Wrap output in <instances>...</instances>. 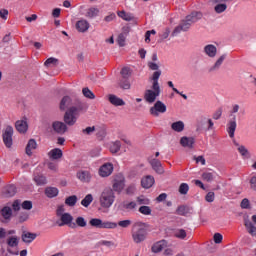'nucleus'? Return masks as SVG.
Listing matches in <instances>:
<instances>
[{
  "instance_id": "f257e3e1",
  "label": "nucleus",
  "mask_w": 256,
  "mask_h": 256,
  "mask_svg": "<svg viewBox=\"0 0 256 256\" xmlns=\"http://www.w3.org/2000/svg\"><path fill=\"white\" fill-rule=\"evenodd\" d=\"M161 71H155L152 75V89H147L144 92V100L146 103H155L157 98L161 95V86H159V78Z\"/></svg>"
},
{
  "instance_id": "f03ea898",
  "label": "nucleus",
  "mask_w": 256,
  "mask_h": 256,
  "mask_svg": "<svg viewBox=\"0 0 256 256\" xmlns=\"http://www.w3.org/2000/svg\"><path fill=\"white\" fill-rule=\"evenodd\" d=\"M147 239V228L145 223L137 222L132 227V240L139 245Z\"/></svg>"
},
{
  "instance_id": "7ed1b4c3",
  "label": "nucleus",
  "mask_w": 256,
  "mask_h": 256,
  "mask_svg": "<svg viewBox=\"0 0 256 256\" xmlns=\"http://www.w3.org/2000/svg\"><path fill=\"white\" fill-rule=\"evenodd\" d=\"M100 205L103 209H109L115 203V192L111 188H105L99 198Z\"/></svg>"
},
{
  "instance_id": "20e7f679",
  "label": "nucleus",
  "mask_w": 256,
  "mask_h": 256,
  "mask_svg": "<svg viewBox=\"0 0 256 256\" xmlns=\"http://www.w3.org/2000/svg\"><path fill=\"white\" fill-rule=\"evenodd\" d=\"M91 227H96V229H117V223L111 221H103L99 218H92L89 221Z\"/></svg>"
},
{
  "instance_id": "39448f33",
  "label": "nucleus",
  "mask_w": 256,
  "mask_h": 256,
  "mask_svg": "<svg viewBox=\"0 0 256 256\" xmlns=\"http://www.w3.org/2000/svg\"><path fill=\"white\" fill-rule=\"evenodd\" d=\"M13 126H6L2 132V141L7 149L13 147Z\"/></svg>"
},
{
  "instance_id": "423d86ee",
  "label": "nucleus",
  "mask_w": 256,
  "mask_h": 256,
  "mask_svg": "<svg viewBox=\"0 0 256 256\" xmlns=\"http://www.w3.org/2000/svg\"><path fill=\"white\" fill-rule=\"evenodd\" d=\"M125 189V176L123 174H117L112 180V191L113 193L121 194Z\"/></svg>"
},
{
  "instance_id": "0eeeda50",
  "label": "nucleus",
  "mask_w": 256,
  "mask_h": 256,
  "mask_svg": "<svg viewBox=\"0 0 256 256\" xmlns=\"http://www.w3.org/2000/svg\"><path fill=\"white\" fill-rule=\"evenodd\" d=\"M87 109H89L87 103L81 101V99H74L69 110L79 116L80 113H87Z\"/></svg>"
},
{
  "instance_id": "6e6552de",
  "label": "nucleus",
  "mask_w": 256,
  "mask_h": 256,
  "mask_svg": "<svg viewBox=\"0 0 256 256\" xmlns=\"http://www.w3.org/2000/svg\"><path fill=\"white\" fill-rule=\"evenodd\" d=\"M213 120L211 118H207L205 116L200 117L197 121V131H202V129H206V131L213 130L214 127Z\"/></svg>"
},
{
  "instance_id": "1a4fd4ad",
  "label": "nucleus",
  "mask_w": 256,
  "mask_h": 256,
  "mask_svg": "<svg viewBox=\"0 0 256 256\" xmlns=\"http://www.w3.org/2000/svg\"><path fill=\"white\" fill-rule=\"evenodd\" d=\"M166 112H167V105H165V103H163L160 100L156 101L153 107L150 108V115H152V117H159L161 113H166Z\"/></svg>"
},
{
  "instance_id": "9d476101",
  "label": "nucleus",
  "mask_w": 256,
  "mask_h": 256,
  "mask_svg": "<svg viewBox=\"0 0 256 256\" xmlns=\"http://www.w3.org/2000/svg\"><path fill=\"white\" fill-rule=\"evenodd\" d=\"M78 118H79V115H77L75 112H72L70 109H68L64 114L63 121L69 127H73V125L77 123Z\"/></svg>"
},
{
  "instance_id": "9b49d317",
  "label": "nucleus",
  "mask_w": 256,
  "mask_h": 256,
  "mask_svg": "<svg viewBox=\"0 0 256 256\" xmlns=\"http://www.w3.org/2000/svg\"><path fill=\"white\" fill-rule=\"evenodd\" d=\"M113 164L107 162L104 163L100 168H99V176L100 177H109L113 174Z\"/></svg>"
},
{
  "instance_id": "f8f14e48",
  "label": "nucleus",
  "mask_w": 256,
  "mask_h": 256,
  "mask_svg": "<svg viewBox=\"0 0 256 256\" xmlns=\"http://www.w3.org/2000/svg\"><path fill=\"white\" fill-rule=\"evenodd\" d=\"M191 29V23H189L186 18L181 21V23L173 30L172 37H175L181 33V31H189Z\"/></svg>"
},
{
  "instance_id": "ddd939ff",
  "label": "nucleus",
  "mask_w": 256,
  "mask_h": 256,
  "mask_svg": "<svg viewBox=\"0 0 256 256\" xmlns=\"http://www.w3.org/2000/svg\"><path fill=\"white\" fill-rule=\"evenodd\" d=\"M73 99L70 96H64L59 104L60 111H69L73 107Z\"/></svg>"
},
{
  "instance_id": "4468645a",
  "label": "nucleus",
  "mask_w": 256,
  "mask_h": 256,
  "mask_svg": "<svg viewBox=\"0 0 256 256\" xmlns=\"http://www.w3.org/2000/svg\"><path fill=\"white\" fill-rule=\"evenodd\" d=\"M52 129L55 133L63 135L67 132V124L65 122L55 121L52 123Z\"/></svg>"
},
{
  "instance_id": "2eb2a0df",
  "label": "nucleus",
  "mask_w": 256,
  "mask_h": 256,
  "mask_svg": "<svg viewBox=\"0 0 256 256\" xmlns=\"http://www.w3.org/2000/svg\"><path fill=\"white\" fill-rule=\"evenodd\" d=\"M17 194V187L15 185H7L2 189V197L9 199V197H15Z\"/></svg>"
},
{
  "instance_id": "dca6fc26",
  "label": "nucleus",
  "mask_w": 256,
  "mask_h": 256,
  "mask_svg": "<svg viewBox=\"0 0 256 256\" xmlns=\"http://www.w3.org/2000/svg\"><path fill=\"white\" fill-rule=\"evenodd\" d=\"M118 209L120 211H135L137 209V202L135 201H123L122 203L119 204Z\"/></svg>"
},
{
  "instance_id": "f3484780",
  "label": "nucleus",
  "mask_w": 256,
  "mask_h": 256,
  "mask_svg": "<svg viewBox=\"0 0 256 256\" xmlns=\"http://www.w3.org/2000/svg\"><path fill=\"white\" fill-rule=\"evenodd\" d=\"M89 27H91V24H89V21L86 19H81L76 22V29L79 33H87Z\"/></svg>"
},
{
  "instance_id": "a211bd4d",
  "label": "nucleus",
  "mask_w": 256,
  "mask_h": 256,
  "mask_svg": "<svg viewBox=\"0 0 256 256\" xmlns=\"http://www.w3.org/2000/svg\"><path fill=\"white\" fill-rule=\"evenodd\" d=\"M152 169L158 173L159 175H163V173H165V170L163 169V165L161 164V161H159V159H151L149 161Z\"/></svg>"
},
{
  "instance_id": "6ab92c4d",
  "label": "nucleus",
  "mask_w": 256,
  "mask_h": 256,
  "mask_svg": "<svg viewBox=\"0 0 256 256\" xmlns=\"http://www.w3.org/2000/svg\"><path fill=\"white\" fill-rule=\"evenodd\" d=\"M77 179H79V181H81L82 183H91V172L89 171H79L76 174Z\"/></svg>"
},
{
  "instance_id": "aec40b11",
  "label": "nucleus",
  "mask_w": 256,
  "mask_h": 256,
  "mask_svg": "<svg viewBox=\"0 0 256 256\" xmlns=\"http://www.w3.org/2000/svg\"><path fill=\"white\" fill-rule=\"evenodd\" d=\"M204 53L207 57H210V59H215V57H217V46L213 44L206 45L204 47Z\"/></svg>"
},
{
  "instance_id": "412c9836",
  "label": "nucleus",
  "mask_w": 256,
  "mask_h": 256,
  "mask_svg": "<svg viewBox=\"0 0 256 256\" xmlns=\"http://www.w3.org/2000/svg\"><path fill=\"white\" fill-rule=\"evenodd\" d=\"M180 145L187 149H193V146L195 145V138L183 136L180 139Z\"/></svg>"
},
{
  "instance_id": "4be33fe9",
  "label": "nucleus",
  "mask_w": 256,
  "mask_h": 256,
  "mask_svg": "<svg viewBox=\"0 0 256 256\" xmlns=\"http://www.w3.org/2000/svg\"><path fill=\"white\" fill-rule=\"evenodd\" d=\"M108 101L111 103V105H114V107H123V105H125V101L117 97L115 94H109Z\"/></svg>"
},
{
  "instance_id": "5701e85b",
  "label": "nucleus",
  "mask_w": 256,
  "mask_h": 256,
  "mask_svg": "<svg viewBox=\"0 0 256 256\" xmlns=\"http://www.w3.org/2000/svg\"><path fill=\"white\" fill-rule=\"evenodd\" d=\"M155 184V178L151 175H148L141 180V185L144 189H151Z\"/></svg>"
},
{
  "instance_id": "b1692460",
  "label": "nucleus",
  "mask_w": 256,
  "mask_h": 256,
  "mask_svg": "<svg viewBox=\"0 0 256 256\" xmlns=\"http://www.w3.org/2000/svg\"><path fill=\"white\" fill-rule=\"evenodd\" d=\"M203 14L201 12H192L190 15L186 16V20L193 25V23H197L200 19H202Z\"/></svg>"
},
{
  "instance_id": "393cba45",
  "label": "nucleus",
  "mask_w": 256,
  "mask_h": 256,
  "mask_svg": "<svg viewBox=\"0 0 256 256\" xmlns=\"http://www.w3.org/2000/svg\"><path fill=\"white\" fill-rule=\"evenodd\" d=\"M237 129V121H236V118L234 116L233 120H231L229 123H228V128H227V131H228V135L231 139H233V137H235V130Z\"/></svg>"
},
{
  "instance_id": "a878e982",
  "label": "nucleus",
  "mask_w": 256,
  "mask_h": 256,
  "mask_svg": "<svg viewBox=\"0 0 256 256\" xmlns=\"http://www.w3.org/2000/svg\"><path fill=\"white\" fill-rule=\"evenodd\" d=\"M165 247H167V241H158L152 246V253H161V251L165 249Z\"/></svg>"
},
{
  "instance_id": "bb28decb",
  "label": "nucleus",
  "mask_w": 256,
  "mask_h": 256,
  "mask_svg": "<svg viewBox=\"0 0 256 256\" xmlns=\"http://www.w3.org/2000/svg\"><path fill=\"white\" fill-rule=\"evenodd\" d=\"M48 157L53 161H57V159L63 157V151L59 148H54L48 153Z\"/></svg>"
},
{
  "instance_id": "cd10ccee",
  "label": "nucleus",
  "mask_w": 256,
  "mask_h": 256,
  "mask_svg": "<svg viewBox=\"0 0 256 256\" xmlns=\"http://www.w3.org/2000/svg\"><path fill=\"white\" fill-rule=\"evenodd\" d=\"M227 59V54H222L214 63V65L210 68V71H219L221 69V66L223 65V61Z\"/></svg>"
},
{
  "instance_id": "c85d7f7f",
  "label": "nucleus",
  "mask_w": 256,
  "mask_h": 256,
  "mask_svg": "<svg viewBox=\"0 0 256 256\" xmlns=\"http://www.w3.org/2000/svg\"><path fill=\"white\" fill-rule=\"evenodd\" d=\"M1 215L4 220L11 221V218L13 217V209L9 206H5L1 210Z\"/></svg>"
},
{
  "instance_id": "c756f323",
  "label": "nucleus",
  "mask_w": 256,
  "mask_h": 256,
  "mask_svg": "<svg viewBox=\"0 0 256 256\" xmlns=\"http://www.w3.org/2000/svg\"><path fill=\"white\" fill-rule=\"evenodd\" d=\"M235 147H237V151L242 155L245 159H249V150L245 148L244 145H240L239 142L233 140Z\"/></svg>"
},
{
  "instance_id": "7c9ffc66",
  "label": "nucleus",
  "mask_w": 256,
  "mask_h": 256,
  "mask_svg": "<svg viewBox=\"0 0 256 256\" xmlns=\"http://www.w3.org/2000/svg\"><path fill=\"white\" fill-rule=\"evenodd\" d=\"M15 127L18 133H27V129H28L27 121L25 120L16 121Z\"/></svg>"
},
{
  "instance_id": "2f4dec72",
  "label": "nucleus",
  "mask_w": 256,
  "mask_h": 256,
  "mask_svg": "<svg viewBox=\"0 0 256 256\" xmlns=\"http://www.w3.org/2000/svg\"><path fill=\"white\" fill-rule=\"evenodd\" d=\"M37 239V234L31 232H23L22 233V241L24 243H33Z\"/></svg>"
},
{
  "instance_id": "473e14b6",
  "label": "nucleus",
  "mask_w": 256,
  "mask_h": 256,
  "mask_svg": "<svg viewBox=\"0 0 256 256\" xmlns=\"http://www.w3.org/2000/svg\"><path fill=\"white\" fill-rule=\"evenodd\" d=\"M33 149H37V141L30 139L26 145V155L31 157L33 155Z\"/></svg>"
},
{
  "instance_id": "72a5a7b5",
  "label": "nucleus",
  "mask_w": 256,
  "mask_h": 256,
  "mask_svg": "<svg viewBox=\"0 0 256 256\" xmlns=\"http://www.w3.org/2000/svg\"><path fill=\"white\" fill-rule=\"evenodd\" d=\"M33 181L38 186L47 185V177H45L43 174H35Z\"/></svg>"
},
{
  "instance_id": "f704fd0d",
  "label": "nucleus",
  "mask_w": 256,
  "mask_h": 256,
  "mask_svg": "<svg viewBox=\"0 0 256 256\" xmlns=\"http://www.w3.org/2000/svg\"><path fill=\"white\" fill-rule=\"evenodd\" d=\"M45 195L49 199H53V197H57V195H59V189H57V187H46Z\"/></svg>"
},
{
  "instance_id": "c9c22d12",
  "label": "nucleus",
  "mask_w": 256,
  "mask_h": 256,
  "mask_svg": "<svg viewBox=\"0 0 256 256\" xmlns=\"http://www.w3.org/2000/svg\"><path fill=\"white\" fill-rule=\"evenodd\" d=\"M99 15V8L90 7L86 10L85 17L87 19H95Z\"/></svg>"
},
{
  "instance_id": "e433bc0d",
  "label": "nucleus",
  "mask_w": 256,
  "mask_h": 256,
  "mask_svg": "<svg viewBox=\"0 0 256 256\" xmlns=\"http://www.w3.org/2000/svg\"><path fill=\"white\" fill-rule=\"evenodd\" d=\"M190 211H191V209L189 208V206L180 205L176 209V215H180L182 217H187V215H189Z\"/></svg>"
},
{
  "instance_id": "4c0bfd02",
  "label": "nucleus",
  "mask_w": 256,
  "mask_h": 256,
  "mask_svg": "<svg viewBox=\"0 0 256 256\" xmlns=\"http://www.w3.org/2000/svg\"><path fill=\"white\" fill-rule=\"evenodd\" d=\"M60 220L62 223L59 224V227H63V225H69L73 221V216L69 213H64L61 215Z\"/></svg>"
},
{
  "instance_id": "58836bf2",
  "label": "nucleus",
  "mask_w": 256,
  "mask_h": 256,
  "mask_svg": "<svg viewBox=\"0 0 256 256\" xmlns=\"http://www.w3.org/2000/svg\"><path fill=\"white\" fill-rule=\"evenodd\" d=\"M171 129L176 133H181L185 130V123L183 121H177L171 124Z\"/></svg>"
},
{
  "instance_id": "ea45409f",
  "label": "nucleus",
  "mask_w": 256,
  "mask_h": 256,
  "mask_svg": "<svg viewBox=\"0 0 256 256\" xmlns=\"http://www.w3.org/2000/svg\"><path fill=\"white\" fill-rule=\"evenodd\" d=\"M244 225H245L248 233L250 235H252V237H255V235H256V227H255V225H253V223L251 221H249V220H245Z\"/></svg>"
},
{
  "instance_id": "a19ab883",
  "label": "nucleus",
  "mask_w": 256,
  "mask_h": 256,
  "mask_svg": "<svg viewBox=\"0 0 256 256\" xmlns=\"http://www.w3.org/2000/svg\"><path fill=\"white\" fill-rule=\"evenodd\" d=\"M102 247H107V249H116L117 243L111 240H102L99 242Z\"/></svg>"
},
{
  "instance_id": "79ce46f5",
  "label": "nucleus",
  "mask_w": 256,
  "mask_h": 256,
  "mask_svg": "<svg viewBox=\"0 0 256 256\" xmlns=\"http://www.w3.org/2000/svg\"><path fill=\"white\" fill-rule=\"evenodd\" d=\"M77 201V195H72L65 199V205H68V207H75V205H77Z\"/></svg>"
},
{
  "instance_id": "37998d69",
  "label": "nucleus",
  "mask_w": 256,
  "mask_h": 256,
  "mask_svg": "<svg viewBox=\"0 0 256 256\" xmlns=\"http://www.w3.org/2000/svg\"><path fill=\"white\" fill-rule=\"evenodd\" d=\"M121 151V141L117 140L110 144V152L112 153H119Z\"/></svg>"
},
{
  "instance_id": "c03bdc74",
  "label": "nucleus",
  "mask_w": 256,
  "mask_h": 256,
  "mask_svg": "<svg viewBox=\"0 0 256 256\" xmlns=\"http://www.w3.org/2000/svg\"><path fill=\"white\" fill-rule=\"evenodd\" d=\"M91 203H93V195L92 194H88L84 197V199H82L81 201V205H83V207H89L91 205Z\"/></svg>"
},
{
  "instance_id": "a18cd8bd",
  "label": "nucleus",
  "mask_w": 256,
  "mask_h": 256,
  "mask_svg": "<svg viewBox=\"0 0 256 256\" xmlns=\"http://www.w3.org/2000/svg\"><path fill=\"white\" fill-rule=\"evenodd\" d=\"M118 17H120L124 21H133V15L131 13H127L125 11H119Z\"/></svg>"
},
{
  "instance_id": "49530a36",
  "label": "nucleus",
  "mask_w": 256,
  "mask_h": 256,
  "mask_svg": "<svg viewBox=\"0 0 256 256\" xmlns=\"http://www.w3.org/2000/svg\"><path fill=\"white\" fill-rule=\"evenodd\" d=\"M8 247H17L19 245V238L16 236L9 237L7 240Z\"/></svg>"
},
{
  "instance_id": "de8ad7c7",
  "label": "nucleus",
  "mask_w": 256,
  "mask_h": 256,
  "mask_svg": "<svg viewBox=\"0 0 256 256\" xmlns=\"http://www.w3.org/2000/svg\"><path fill=\"white\" fill-rule=\"evenodd\" d=\"M214 11L215 13H218V14L225 13V11H227V4H223V3L217 4L214 7Z\"/></svg>"
},
{
  "instance_id": "09e8293b",
  "label": "nucleus",
  "mask_w": 256,
  "mask_h": 256,
  "mask_svg": "<svg viewBox=\"0 0 256 256\" xmlns=\"http://www.w3.org/2000/svg\"><path fill=\"white\" fill-rule=\"evenodd\" d=\"M82 93L87 99H95V94L89 88H83Z\"/></svg>"
},
{
  "instance_id": "8fccbe9b",
  "label": "nucleus",
  "mask_w": 256,
  "mask_h": 256,
  "mask_svg": "<svg viewBox=\"0 0 256 256\" xmlns=\"http://www.w3.org/2000/svg\"><path fill=\"white\" fill-rule=\"evenodd\" d=\"M136 201L138 205H149L151 203V200L149 198H146L145 196H139L136 198Z\"/></svg>"
},
{
  "instance_id": "3c124183",
  "label": "nucleus",
  "mask_w": 256,
  "mask_h": 256,
  "mask_svg": "<svg viewBox=\"0 0 256 256\" xmlns=\"http://www.w3.org/2000/svg\"><path fill=\"white\" fill-rule=\"evenodd\" d=\"M136 191H137V186H135V184H130L125 189L126 195H135Z\"/></svg>"
},
{
  "instance_id": "603ef678",
  "label": "nucleus",
  "mask_w": 256,
  "mask_h": 256,
  "mask_svg": "<svg viewBox=\"0 0 256 256\" xmlns=\"http://www.w3.org/2000/svg\"><path fill=\"white\" fill-rule=\"evenodd\" d=\"M58 63L59 60L57 58L50 57L44 62V65L45 67H51V65H57Z\"/></svg>"
},
{
  "instance_id": "864d4df0",
  "label": "nucleus",
  "mask_w": 256,
  "mask_h": 256,
  "mask_svg": "<svg viewBox=\"0 0 256 256\" xmlns=\"http://www.w3.org/2000/svg\"><path fill=\"white\" fill-rule=\"evenodd\" d=\"M175 237H177V239H185V237H187V232L185 229H178L175 231Z\"/></svg>"
},
{
  "instance_id": "5fc2aeb1",
  "label": "nucleus",
  "mask_w": 256,
  "mask_h": 256,
  "mask_svg": "<svg viewBox=\"0 0 256 256\" xmlns=\"http://www.w3.org/2000/svg\"><path fill=\"white\" fill-rule=\"evenodd\" d=\"M202 179H203V181H207V183H211V181H213V179H214L213 173L204 172L202 174Z\"/></svg>"
},
{
  "instance_id": "6e6d98bb",
  "label": "nucleus",
  "mask_w": 256,
  "mask_h": 256,
  "mask_svg": "<svg viewBox=\"0 0 256 256\" xmlns=\"http://www.w3.org/2000/svg\"><path fill=\"white\" fill-rule=\"evenodd\" d=\"M189 192V184L187 183H182L179 187V193L181 195H187V193Z\"/></svg>"
},
{
  "instance_id": "4d7b16f0",
  "label": "nucleus",
  "mask_w": 256,
  "mask_h": 256,
  "mask_svg": "<svg viewBox=\"0 0 256 256\" xmlns=\"http://www.w3.org/2000/svg\"><path fill=\"white\" fill-rule=\"evenodd\" d=\"M138 211L142 215H151L152 213L151 207L149 206H141Z\"/></svg>"
},
{
  "instance_id": "13d9d810",
  "label": "nucleus",
  "mask_w": 256,
  "mask_h": 256,
  "mask_svg": "<svg viewBox=\"0 0 256 256\" xmlns=\"http://www.w3.org/2000/svg\"><path fill=\"white\" fill-rule=\"evenodd\" d=\"M125 39H127V36L124 33L118 35L117 43L120 47H125Z\"/></svg>"
},
{
  "instance_id": "bf43d9fd",
  "label": "nucleus",
  "mask_w": 256,
  "mask_h": 256,
  "mask_svg": "<svg viewBox=\"0 0 256 256\" xmlns=\"http://www.w3.org/2000/svg\"><path fill=\"white\" fill-rule=\"evenodd\" d=\"M22 209H25L27 211H31V209H33V202L29 201V200H25L22 204H21Z\"/></svg>"
},
{
  "instance_id": "052dcab7",
  "label": "nucleus",
  "mask_w": 256,
  "mask_h": 256,
  "mask_svg": "<svg viewBox=\"0 0 256 256\" xmlns=\"http://www.w3.org/2000/svg\"><path fill=\"white\" fill-rule=\"evenodd\" d=\"M95 126H88L82 130L83 135H93L95 133Z\"/></svg>"
},
{
  "instance_id": "680f3d73",
  "label": "nucleus",
  "mask_w": 256,
  "mask_h": 256,
  "mask_svg": "<svg viewBox=\"0 0 256 256\" xmlns=\"http://www.w3.org/2000/svg\"><path fill=\"white\" fill-rule=\"evenodd\" d=\"M121 75L123 79H129V77H131V69L127 67L122 68Z\"/></svg>"
},
{
  "instance_id": "e2e57ef3",
  "label": "nucleus",
  "mask_w": 256,
  "mask_h": 256,
  "mask_svg": "<svg viewBox=\"0 0 256 256\" xmlns=\"http://www.w3.org/2000/svg\"><path fill=\"white\" fill-rule=\"evenodd\" d=\"M131 220H122L118 222V226L122 227V229H127V227H131Z\"/></svg>"
},
{
  "instance_id": "0e129e2a",
  "label": "nucleus",
  "mask_w": 256,
  "mask_h": 256,
  "mask_svg": "<svg viewBox=\"0 0 256 256\" xmlns=\"http://www.w3.org/2000/svg\"><path fill=\"white\" fill-rule=\"evenodd\" d=\"M76 225H78V227H87V221L85 218L80 216L76 218Z\"/></svg>"
},
{
  "instance_id": "69168bd1",
  "label": "nucleus",
  "mask_w": 256,
  "mask_h": 256,
  "mask_svg": "<svg viewBox=\"0 0 256 256\" xmlns=\"http://www.w3.org/2000/svg\"><path fill=\"white\" fill-rule=\"evenodd\" d=\"M205 199L207 203H213L215 201V192H208Z\"/></svg>"
},
{
  "instance_id": "338daca9",
  "label": "nucleus",
  "mask_w": 256,
  "mask_h": 256,
  "mask_svg": "<svg viewBox=\"0 0 256 256\" xmlns=\"http://www.w3.org/2000/svg\"><path fill=\"white\" fill-rule=\"evenodd\" d=\"M120 87L121 89H131V83H129L128 80H121Z\"/></svg>"
},
{
  "instance_id": "774afa93",
  "label": "nucleus",
  "mask_w": 256,
  "mask_h": 256,
  "mask_svg": "<svg viewBox=\"0 0 256 256\" xmlns=\"http://www.w3.org/2000/svg\"><path fill=\"white\" fill-rule=\"evenodd\" d=\"M250 187L253 191H256V176H253L250 179Z\"/></svg>"
}]
</instances>
